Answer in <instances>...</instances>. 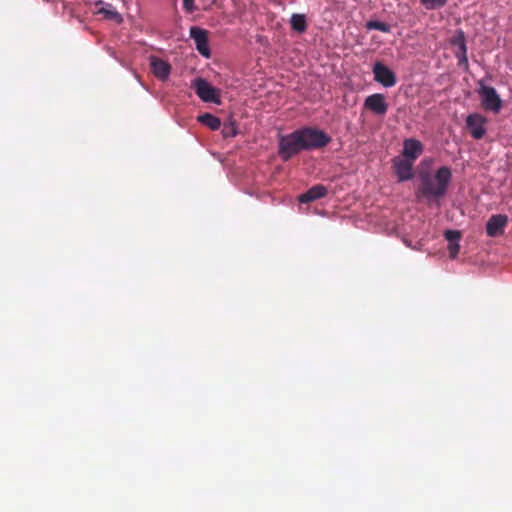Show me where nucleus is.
<instances>
[{
	"instance_id": "nucleus-1",
	"label": "nucleus",
	"mask_w": 512,
	"mask_h": 512,
	"mask_svg": "<svg viewBox=\"0 0 512 512\" xmlns=\"http://www.w3.org/2000/svg\"><path fill=\"white\" fill-rule=\"evenodd\" d=\"M451 179V169L447 166L440 167L434 177L429 173H421L418 191L424 198L440 199L447 193Z\"/></svg>"
},
{
	"instance_id": "nucleus-2",
	"label": "nucleus",
	"mask_w": 512,
	"mask_h": 512,
	"mask_svg": "<svg viewBox=\"0 0 512 512\" xmlns=\"http://www.w3.org/2000/svg\"><path fill=\"white\" fill-rule=\"evenodd\" d=\"M298 133L300 138L303 139L302 147H304V150L320 149L331 142V137L317 128L305 127L298 129Z\"/></svg>"
},
{
	"instance_id": "nucleus-3",
	"label": "nucleus",
	"mask_w": 512,
	"mask_h": 512,
	"mask_svg": "<svg viewBox=\"0 0 512 512\" xmlns=\"http://www.w3.org/2000/svg\"><path fill=\"white\" fill-rule=\"evenodd\" d=\"M303 139L300 138L298 130L283 136L279 141V154L284 161L289 160L300 151L304 150L302 147Z\"/></svg>"
},
{
	"instance_id": "nucleus-4",
	"label": "nucleus",
	"mask_w": 512,
	"mask_h": 512,
	"mask_svg": "<svg viewBox=\"0 0 512 512\" xmlns=\"http://www.w3.org/2000/svg\"><path fill=\"white\" fill-rule=\"evenodd\" d=\"M191 88L194 89L196 95L203 102L220 104V91L204 78L194 79L191 83Z\"/></svg>"
},
{
	"instance_id": "nucleus-5",
	"label": "nucleus",
	"mask_w": 512,
	"mask_h": 512,
	"mask_svg": "<svg viewBox=\"0 0 512 512\" xmlns=\"http://www.w3.org/2000/svg\"><path fill=\"white\" fill-rule=\"evenodd\" d=\"M479 94L484 109L498 113L502 108V100L497 94L495 88L480 85Z\"/></svg>"
},
{
	"instance_id": "nucleus-6",
	"label": "nucleus",
	"mask_w": 512,
	"mask_h": 512,
	"mask_svg": "<svg viewBox=\"0 0 512 512\" xmlns=\"http://www.w3.org/2000/svg\"><path fill=\"white\" fill-rule=\"evenodd\" d=\"M486 123L487 119L479 113H472L466 117V127L471 136L477 140L482 139L486 134Z\"/></svg>"
},
{
	"instance_id": "nucleus-7",
	"label": "nucleus",
	"mask_w": 512,
	"mask_h": 512,
	"mask_svg": "<svg viewBox=\"0 0 512 512\" xmlns=\"http://www.w3.org/2000/svg\"><path fill=\"white\" fill-rule=\"evenodd\" d=\"M190 37L194 40L197 51L204 57L211 55L208 44V32L205 29L193 26L190 28Z\"/></svg>"
},
{
	"instance_id": "nucleus-8",
	"label": "nucleus",
	"mask_w": 512,
	"mask_h": 512,
	"mask_svg": "<svg viewBox=\"0 0 512 512\" xmlns=\"http://www.w3.org/2000/svg\"><path fill=\"white\" fill-rule=\"evenodd\" d=\"M508 217L504 214L492 215L486 223V233L489 237H499L505 232Z\"/></svg>"
},
{
	"instance_id": "nucleus-9",
	"label": "nucleus",
	"mask_w": 512,
	"mask_h": 512,
	"mask_svg": "<svg viewBox=\"0 0 512 512\" xmlns=\"http://www.w3.org/2000/svg\"><path fill=\"white\" fill-rule=\"evenodd\" d=\"M364 107L376 115L383 116L387 113L388 103L383 94L375 93L365 99Z\"/></svg>"
},
{
	"instance_id": "nucleus-10",
	"label": "nucleus",
	"mask_w": 512,
	"mask_h": 512,
	"mask_svg": "<svg viewBox=\"0 0 512 512\" xmlns=\"http://www.w3.org/2000/svg\"><path fill=\"white\" fill-rule=\"evenodd\" d=\"M374 79L384 87H392L396 84L395 73L384 64L377 62L373 67Z\"/></svg>"
},
{
	"instance_id": "nucleus-11",
	"label": "nucleus",
	"mask_w": 512,
	"mask_h": 512,
	"mask_svg": "<svg viewBox=\"0 0 512 512\" xmlns=\"http://www.w3.org/2000/svg\"><path fill=\"white\" fill-rule=\"evenodd\" d=\"M414 161L396 157L393 159V168L399 181H407L413 178Z\"/></svg>"
},
{
	"instance_id": "nucleus-12",
	"label": "nucleus",
	"mask_w": 512,
	"mask_h": 512,
	"mask_svg": "<svg viewBox=\"0 0 512 512\" xmlns=\"http://www.w3.org/2000/svg\"><path fill=\"white\" fill-rule=\"evenodd\" d=\"M423 153V144L414 138L405 139L402 155L404 158L415 161Z\"/></svg>"
},
{
	"instance_id": "nucleus-13",
	"label": "nucleus",
	"mask_w": 512,
	"mask_h": 512,
	"mask_svg": "<svg viewBox=\"0 0 512 512\" xmlns=\"http://www.w3.org/2000/svg\"><path fill=\"white\" fill-rule=\"evenodd\" d=\"M151 71L154 74L155 77H157L159 80H166L171 72V66L168 62L152 57L151 58Z\"/></svg>"
},
{
	"instance_id": "nucleus-14",
	"label": "nucleus",
	"mask_w": 512,
	"mask_h": 512,
	"mask_svg": "<svg viewBox=\"0 0 512 512\" xmlns=\"http://www.w3.org/2000/svg\"><path fill=\"white\" fill-rule=\"evenodd\" d=\"M327 193V188L324 185L318 184L301 194L298 200L300 203H310L325 197Z\"/></svg>"
},
{
	"instance_id": "nucleus-15",
	"label": "nucleus",
	"mask_w": 512,
	"mask_h": 512,
	"mask_svg": "<svg viewBox=\"0 0 512 512\" xmlns=\"http://www.w3.org/2000/svg\"><path fill=\"white\" fill-rule=\"evenodd\" d=\"M445 239L449 242L448 251L450 258L454 259L459 253L460 245L459 240L461 238V233L457 230H447L444 233Z\"/></svg>"
},
{
	"instance_id": "nucleus-16",
	"label": "nucleus",
	"mask_w": 512,
	"mask_h": 512,
	"mask_svg": "<svg viewBox=\"0 0 512 512\" xmlns=\"http://www.w3.org/2000/svg\"><path fill=\"white\" fill-rule=\"evenodd\" d=\"M453 44L458 47V51L456 52L458 64L459 65H468L467 47H466L465 36H464L463 32H459L458 35L456 37H454Z\"/></svg>"
},
{
	"instance_id": "nucleus-17",
	"label": "nucleus",
	"mask_w": 512,
	"mask_h": 512,
	"mask_svg": "<svg viewBox=\"0 0 512 512\" xmlns=\"http://www.w3.org/2000/svg\"><path fill=\"white\" fill-rule=\"evenodd\" d=\"M97 14H101L105 19L112 20L117 23H122L123 21L121 14L111 4L108 3L100 7L97 11Z\"/></svg>"
},
{
	"instance_id": "nucleus-18",
	"label": "nucleus",
	"mask_w": 512,
	"mask_h": 512,
	"mask_svg": "<svg viewBox=\"0 0 512 512\" xmlns=\"http://www.w3.org/2000/svg\"><path fill=\"white\" fill-rule=\"evenodd\" d=\"M198 122L207 126L209 129L216 131L221 127V121L218 117L211 113H204L197 117Z\"/></svg>"
},
{
	"instance_id": "nucleus-19",
	"label": "nucleus",
	"mask_w": 512,
	"mask_h": 512,
	"mask_svg": "<svg viewBox=\"0 0 512 512\" xmlns=\"http://www.w3.org/2000/svg\"><path fill=\"white\" fill-rule=\"evenodd\" d=\"M290 22L292 29L298 33H304L307 29L306 18L303 14H293Z\"/></svg>"
},
{
	"instance_id": "nucleus-20",
	"label": "nucleus",
	"mask_w": 512,
	"mask_h": 512,
	"mask_svg": "<svg viewBox=\"0 0 512 512\" xmlns=\"http://www.w3.org/2000/svg\"><path fill=\"white\" fill-rule=\"evenodd\" d=\"M449 0H420V3L428 10L442 8Z\"/></svg>"
},
{
	"instance_id": "nucleus-21",
	"label": "nucleus",
	"mask_w": 512,
	"mask_h": 512,
	"mask_svg": "<svg viewBox=\"0 0 512 512\" xmlns=\"http://www.w3.org/2000/svg\"><path fill=\"white\" fill-rule=\"evenodd\" d=\"M368 29L378 30L384 33L390 32V26L385 22L380 21H369L367 23Z\"/></svg>"
},
{
	"instance_id": "nucleus-22",
	"label": "nucleus",
	"mask_w": 512,
	"mask_h": 512,
	"mask_svg": "<svg viewBox=\"0 0 512 512\" xmlns=\"http://www.w3.org/2000/svg\"><path fill=\"white\" fill-rule=\"evenodd\" d=\"M223 134H224L225 137L235 136L236 135V129H235L234 124L231 123V124H228V125H224Z\"/></svg>"
},
{
	"instance_id": "nucleus-23",
	"label": "nucleus",
	"mask_w": 512,
	"mask_h": 512,
	"mask_svg": "<svg viewBox=\"0 0 512 512\" xmlns=\"http://www.w3.org/2000/svg\"><path fill=\"white\" fill-rule=\"evenodd\" d=\"M183 7L188 13H193L195 11L194 0H183Z\"/></svg>"
}]
</instances>
